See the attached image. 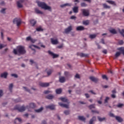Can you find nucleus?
<instances>
[{
    "instance_id": "c03bdc74",
    "label": "nucleus",
    "mask_w": 124,
    "mask_h": 124,
    "mask_svg": "<svg viewBox=\"0 0 124 124\" xmlns=\"http://www.w3.org/2000/svg\"><path fill=\"white\" fill-rule=\"evenodd\" d=\"M70 113V111L69 110H65L64 111V114H65V115H69Z\"/></svg>"
},
{
    "instance_id": "0eeeda50",
    "label": "nucleus",
    "mask_w": 124,
    "mask_h": 124,
    "mask_svg": "<svg viewBox=\"0 0 124 124\" xmlns=\"http://www.w3.org/2000/svg\"><path fill=\"white\" fill-rule=\"evenodd\" d=\"M25 1V0H19L17 2V6L18 8H22L23 7V5L21 3H23Z\"/></svg>"
},
{
    "instance_id": "4d7b16f0",
    "label": "nucleus",
    "mask_w": 124,
    "mask_h": 124,
    "mask_svg": "<svg viewBox=\"0 0 124 124\" xmlns=\"http://www.w3.org/2000/svg\"><path fill=\"white\" fill-rule=\"evenodd\" d=\"M70 19H71V20H73L76 19V16H71Z\"/></svg>"
},
{
    "instance_id": "e433bc0d",
    "label": "nucleus",
    "mask_w": 124,
    "mask_h": 124,
    "mask_svg": "<svg viewBox=\"0 0 124 124\" xmlns=\"http://www.w3.org/2000/svg\"><path fill=\"white\" fill-rule=\"evenodd\" d=\"M43 110V107H41V108L35 110V112H37V113H39L40 112H42Z\"/></svg>"
},
{
    "instance_id": "2f4dec72",
    "label": "nucleus",
    "mask_w": 124,
    "mask_h": 124,
    "mask_svg": "<svg viewBox=\"0 0 124 124\" xmlns=\"http://www.w3.org/2000/svg\"><path fill=\"white\" fill-rule=\"evenodd\" d=\"M109 32L110 33H112V34H116V33H117V31H116V30L115 29H111L109 30Z\"/></svg>"
},
{
    "instance_id": "4c0bfd02",
    "label": "nucleus",
    "mask_w": 124,
    "mask_h": 124,
    "mask_svg": "<svg viewBox=\"0 0 124 124\" xmlns=\"http://www.w3.org/2000/svg\"><path fill=\"white\" fill-rule=\"evenodd\" d=\"M105 117L101 118L99 116L98 117V119L99 120V122H103V121H105Z\"/></svg>"
},
{
    "instance_id": "ddd939ff",
    "label": "nucleus",
    "mask_w": 124,
    "mask_h": 124,
    "mask_svg": "<svg viewBox=\"0 0 124 124\" xmlns=\"http://www.w3.org/2000/svg\"><path fill=\"white\" fill-rule=\"evenodd\" d=\"M46 109H50V110H54L55 109V106L52 105H49V106H46Z\"/></svg>"
},
{
    "instance_id": "1a4fd4ad",
    "label": "nucleus",
    "mask_w": 124,
    "mask_h": 124,
    "mask_svg": "<svg viewBox=\"0 0 124 124\" xmlns=\"http://www.w3.org/2000/svg\"><path fill=\"white\" fill-rule=\"evenodd\" d=\"M50 40H51V42L52 44H53V45H57V44H58V43H59V42L58 41V40H57V39L55 40L53 38H51Z\"/></svg>"
},
{
    "instance_id": "72a5a7b5",
    "label": "nucleus",
    "mask_w": 124,
    "mask_h": 124,
    "mask_svg": "<svg viewBox=\"0 0 124 124\" xmlns=\"http://www.w3.org/2000/svg\"><path fill=\"white\" fill-rule=\"evenodd\" d=\"M96 35H97V34H90L89 35V37L90 38H91V39H93V38H95V37H96Z\"/></svg>"
},
{
    "instance_id": "aec40b11",
    "label": "nucleus",
    "mask_w": 124,
    "mask_h": 124,
    "mask_svg": "<svg viewBox=\"0 0 124 124\" xmlns=\"http://www.w3.org/2000/svg\"><path fill=\"white\" fill-rule=\"evenodd\" d=\"M30 23L32 25V27L35 26V24H36V21L34 19H31L30 21Z\"/></svg>"
},
{
    "instance_id": "c756f323",
    "label": "nucleus",
    "mask_w": 124,
    "mask_h": 124,
    "mask_svg": "<svg viewBox=\"0 0 124 124\" xmlns=\"http://www.w3.org/2000/svg\"><path fill=\"white\" fill-rule=\"evenodd\" d=\"M12 89H13V84L11 83L9 86V90L11 93H12Z\"/></svg>"
},
{
    "instance_id": "f257e3e1",
    "label": "nucleus",
    "mask_w": 124,
    "mask_h": 124,
    "mask_svg": "<svg viewBox=\"0 0 124 124\" xmlns=\"http://www.w3.org/2000/svg\"><path fill=\"white\" fill-rule=\"evenodd\" d=\"M35 104L33 103H31L29 104V106H27L26 107H25V106H22L21 107H20L19 105H16L15 107V110H17L18 112H24L26 110V108H27L28 109H29V108H32V109H34L35 108Z\"/></svg>"
},
{
    "instance_id": "79ce46f5",
    "label": "nucleus",
    "mask_w": 124,
    "mask_h": 124,
    "mask_svg": "<svg viewBox=\"0 0 124 124\" xmlns=\"http://www.w3.org/2000/svg\"><path fill=\"white\" fill-rule=\"evenodd\" d=\"M120 56H121V52H116V53L115 55L116 58H118V57H120Z\"/></svg>"
},
{
    "instance_id": "6e6d98bb",
    "label": "nucleus",
    "mask_w": 124,
    "mask_h": 124,
    "mask_svg": "<svg viewBox=\"0 0 124 124\" xmlns=\"http://www.w3.org/2000/svg\"><path fill=\"white\" fill-rule=\"evenodd\" d=\"M109 116L110 117H112V118H116V116H115V115H114V114L110 113L109 114Z\"/></svg>"
},
{
    "instance_id": "f3484780",
    "label": "nucleus",
    "mask_w": 124,
    "mask_h": 124,
    "mask_svg": "<svg viewBox=\"0 0 124 124\" xmlns=\"http://www.w3.org/2000/svg\"><path fill=\"white\" fill-rule=\"evenodd\" d=\"M84 30H85V27L82 26H78L76 28V30L78 31H84Z\"/></svg>"
},
{
    "instance_id": "6e6552de",
    "label": "nucleus",
    "mask_w": 124,
    "mask_h": 124,
    "mask_svg": "<svg viewBox=\"0 0 124 124\" xmlns=\"http://www.w3.org/2000/svg\"><path fill=\"white\" fill-rule=\"evenodd\" d=\"M49 55L52 56L53 59H55V58H58L59 57V55L54 54V53L52 52L51 51L49 50L48 51Z\"/></svg>"
},
{
    "instance_id": "7c9ffc66",
    "label": "nucleus",
    "mask_w": 124,
    "mask_h": 124,
    "mask_svg": "<svg viewBox=\"0 0 124 124\" xmlns=\"http://www.w3.org/2000/svg\"><path fill=\"white\" fill-rule=\"evenodd\" d=\"M18 121V123H21L22 122V119L21 118H16L15 120V124H18L17 123V121Z\"/></svg>"
},
{
    "instance_id": "f8f14e48",
    "label": "nucleus",
    "mask_w": 124,
    "mask_h": 124,
    "mask_svg": "<svg viewBox=\"0 0 124 124\" xmlns=\"http://www.w3.org/2000/svg\"><path fill=\"white\" fill-rule=\"evenodd\" d=\"M49 83H42V82H41L39 83V85L41 86V87H49Z\"/></svg>"
},
{
    "instance_id": "49530a36",
    "label": "nucleus",
    "mask_w": 124,
    "mask_h": 124,
    "mask_svg": "<svg viewBox=\"0 0 124 124\" xmlns=\"http://www.w3.org/2000/svg\"><path fill=\"white\" fill-rule=\"evenodd\" d=\"M51 93V92L49 90H46L44 92L45 94H48V93Z\"/></svg>"
},
{
    "instance_id": "6ab92c4d",
    "label": "nucleus",
    "mask_w": 124,
    "mask_h": 124,
    "mask_svg": "<svg viewBox=\"0 0 124 124\" xmlns=\"http://www.w3.org/2000/svg\"><path fill=\"white\" fill-rule=\"evenodd\" d=\"M35 12L36 14H43V12L39 10L37 8H35Z\"/></svg>"
},
{
    "instance_id": "0e129e2a",
    "label": "nucleus",
    "mask_w": 124,
    "mask_h": 124,
    "mask_svg": "<svg viewBox=\"0 0 124 124\" xmlns=\"http://www.w3.org/2000/svg\"><path fill=\"white\" fill-rule=\"evenodd\" d=\"M5 3H4V1H2L0 3V5H4Z\"/></svg>"
},
{
    "instance_id": "13d9d810",
    "label": "nucleus",
    "mask_w": 124,
    "mask_h": 124,
    "mask_svg": "<svg viewBox=\"0 0 124 124\" xmlns=\"http://www.w3.org/2000/svg\"><path fill=\"white\" fill-rule=\"evenodd\" d=\"M92 113H96L97 114H99V112L97 111V110H92Z\"/></svg>"
},
{
    "instance_id": "f03ea898",
    "label": "nucleus",
    "mask_w": 124,
    "mask_h": 124,
    "mask_svg": "<svg viewBox=\"0 0 124 124\" xmlns=\"http://www.w3.org/2000/svg\"><path fill=\"white\" fill-rule=\"evenodd\" d=\"M26 52V49L24 46H18L16 47V48L14 49L13 53L15 55H24Z\"/></svg>"
},
{
    "instance_id": "4468645a",
    "label": "nucleus",
    "mask_w": 124,
    "mask_h": 124,
    "mask_svg": "<svg viewBox=\"0 0 124 124\" xmlns=\"http://www.w3.org/2000/svg\"><path fill=\"white\" fill-rule=\"evenodd\" d=\"M29 47L31 49H32L33 50V51H35V49H33V48H37V49H40V47H39V46H37L35 45H31V46H29Z\"/></svg>"
},
{
    "instance_id": "5fc2aeb1",
    "label": "nucleus",
    "mask_w": 124,
    "mask_h": 124,
    "mask_svg": "<svg viewBox=\"0 0 124 124\" xmlns=\"http://www.w3.org/2000/svg\"><path fill=\"white\" fill-rule=\"evenodd\" d=\"M30 41H31L32 43H35V42L36 41V40L33 39L31 38Z\"/></svg>"
},
{
    "instance_id": "bf43d9fd",
    "label": "nucleus",
    "mask_w": 124,
    "mask_h": 124,
    "mask_svg": "<svg viewBox=\"0 0 124 124\" xmlns=\"http://www.w3.org/2000/svg\"><path fill=\"white\" fill-rule=\"evenodd\" d=\"M119 44L120 45H123V44H124V41L123 40H121L119 42Z\"/></svg>"
},
{
    "instance_id": "c9c22d12",
    "label": "nucleus",
    "mask_w": 124,
    "mask_h": 124,
    "mask_svg": "<svg viewBox=\"0 0 124 124\" xmlns=\"http://www.w3.org/2000/svg\"><path fill=\"white\" fill-rule=\"evenodd\" d=\"M56 93L57 94H60L62 93V89H56Z\"/></svg>"
},
{
    "instance_id": "ea45409f",
    "label": "nucleus",
    "mask_w": 124,
    "mask_h": 124,
    "mask_svg": "<svg viewBox=\"0 0 124 124\" xmlns=\"http://www.w3.org/2000/svg\"><path fill=\"white\" fill-rule=\"evenodd\" d=\"M94 106H95L94 104L91 105L90 106H89V109H93V108H95V107Z\"/></svg>"
},
{
    "instance_id": "774afa93",
    "label": "nucleus",
    "mask_w": 124,
    "mask_h": 124,
    "mask_svg": "<svg viewBox=\"0 0 124 124\" xmlns=\"http://www.w3.org/2000/svg\"><path fill=\"white\" fill-rule=\"evenodd\" d=\"M42 124H47V122L45 120H43L42 122Z\"/></svg>"
},
{
    "instance_id": "603ef678",
    "label": "nucleus",
    "mask_w": 124,
    "mask_h": 124,
    "mask_svg": "<svg viewBox=\"0 0 124 124\" xmlns=\"http://www.w3.org/2000/svg\"><path fill=\"white\" fill-rule=\"evenodd\" d=\"M75 78H77V79H80V75H79V74H77L75 76Z\"/></svg>"
},
{
    "instance_id": "423d86ee",
    "label": "nucleus",
    "mask_w": 124,
    "mask_h": 124,
    "mask_svg": "<svg viewBox=\"0 0 124 124\" xmlns=\"http://www.w3.org/2000/svg\"><path fill=\"white\" fill-rule=\"evenodd\" d=\"M77 56H79L81 58H88L89 54H86L82 52H78L77 54Z\"/></svg>"
},
{
    "instance_id": "f704fd0d",
    "label": "nucleus",
    "mask_w": 124,
    "mask_h": 124,
    "mask_svg": "<svg viewBox=\"0 0 124 124\" xmlns=\"http://www.w3.org/2000/svg\"><path fill=\"white\" fill-rule=\"evenodd\" d=\"M64 74L66 77H69V76H71V75L68 72H64Z\"/></svg>"
},
{
    "instance_id": "c85d7f7f",
    "label": "nucleus",
    "mask_w": 124,
    "mask_h": 124,
    "mask_svg": "<svg viewBox=\"0 0 124 124\" xmlns=\"http://www.w3.org/2000/svg\"><path fill=\"white\" fill-rule=\"evenodd\" d=\"M65 6H71V4L67 3L61 5V7H65Z\"/></svg>"
},
{
    "instance_id": "a18cd8bd",
    "label": "nucleus",
    "mask_w": 124,
    "mask_h": 124,
    "mask_svg": "<svg viewBox=\"0 0 124 124\" xmlns=\"http://www.w3.org/2000/svg\"><path fill=\"white\" fill-rule=\"evenodd\" d=\"M87 4H86L85 2H82L81 3V6L82 7H86L87 6Z\"/></svg>"
},
{
    "instance_id": "052dcab7",
    "label": "nucleus",
    "mask_w": 124,
    "mask_h": 124,
    "mask_svg": "<svg viewBox=\"0 0 124 124\" xmlns=\"http://www.w3.org/2000/svg\"><path fill=\"white\" fill-rule=\"evenodd\" d=\"M1 13H5V9H2L1 11H0Z\"/></svg>"
},
{
    "instance_id": "b1692460",
    "label": "nucleus",
    "mask_w": 124,
    "mask_h": 124,
    "mask_svg": "<svg viewBox=\"0 0 124 124\" xmlns=\"http://www.w3.org/2000/svg\"><path fill=\"white\" fill-rule=\"evenodd\" d=\"M115 119L119 123H122V122H123V119H122V118H121L120 117L116 116Z\"/></svg>"
},
{
    "instance_id": "37998d69",
    "label": "nucleus",
    "mask_w": 124,
    "mask_h": 124,
    "mask_svg": "<svg viewBox=\"0 0 124 124\" xmlns=\"http://www.w3.org/2000/svg\"><path fill=\"white\" fill-rule=\"evenodd\" d=\"M109 99H110L109 97H106V99H105L104 103H108V100H109Z\"/></svg>"
},
{
    "instance_id": "a211bd4d",
    "label": "nucleus",
    "mask_w": 124,
    "mask_h": 124,
    "mask_svg": "<svg viewBox=\"0 0 124 124\" xmlns=\"http://www.w3.org/2000/svg\"><path fill=\"white\" fill-rule=\"evenodd\" d=\"M7 75H8V74L7 72H4L1 74L0 78H7Z\"/></svg>"
},
{
    "instance_id": "2eb2a0df",
    "label": "nucleus",
    "mask_w": 124,
    "mask_h": 124,
    "mask_svg": "<svg viewBox=\"0 0 124 124\" xmlns=\"http://www.w3.org/2000/svg\"><path fill=\"white\" fill-rule=\"evenodd\" d=\"M59 105H60V106H61V107H62L63 108H66L67 109L69 108L68 105L63 104L62 103H59Z\"/></svg>"
},
{
    "instance_id": "9d476101",
    "label": "nucleus",
    "mask_w": 124,
    "mask_h": 124,
    "mask_svg": "<svg viewBox=\"0 0 124 124\" xmlns=\"http://www.w3.org/2000/svg\"><path fill=\"white\" fill-rule=\"evenodd\" d=\"M72 31V27L69 26L67 29H65V33H68L70 32V31Z\"/></svg>"
},
{
    "instance_id": "e2e57ef3",
    "label": "nucleus",
    "mask_w": 124,
    "mask_h": 124,
    "mask_svg": "<svg viewBox=\"0 0 124 124\" xmlns=\"http://www.w3.org/2000/svg\"><path fill=\"white\" fill-rule=\"evenodd\" d=\"M85 95L87 98H89V97H90V95L88 93H85Z\"/></svg>"
},
{
    "instance_id": "4be33fe9",
    "label": "nucleus",
    "mask_w": 124,
    "mask_h": 124,
    "mask_svg": "<svg viewBox=\"0 0 124 124\" xmlns=\"http://www.w3.org/2000/svg\"><path fill=\"white\" fill-rule=\"evenodd\" d=\"M107 2H108V3H109V4H112V5H116V3L114 1L108 0L106 1Z\"/></svg>"
},
{
    "instance_id": "680f3d73",
    "label": "nucleus",
    "mask_w": 124,
    "mask_h": 124,
    "mask_svg": "<svg viewBox=\"0 0 124 124\" xmlns=\"http://www.w3.org/2000/svg\"><path fill=\"white\" fill-rule=\"evenodd\" d=\"M89 93H92L93 94H96V93L93 92V91L92 90L90 91Z\"/></svg>"
},
{
    "instance_id": "cd10ccee",
    "label": "nucleus",
    "mask_w": 124,
    "mask_h": 124,
    "mask_svg": "<svg viewBox=\"0 0 124 124\" xmlns=\"http://www.w3.org/2000/svg\"><path fill=\"white\" fill-rule=\"evenodd\" d=\"M60 99L62 101V102H68V100L66 98L61 97Z\"/></svg>"
},
{
    "instance_id": "69168bd1",
    "label": "nucleus",
    "mask_w": 124,
    "mask_h": 124,
    "mask_svg": "<svg viewBox=\"0 0 124 124\" xmlns=\"http://www.w3.org/2000/svg\"><path fill=\"white\" fill-rule=\"evenodd\" d=\"M63 45H61L60 46H58V48H59V49H62V47H63Z\"/></svg>"
},
{
    "instance_id": "473e14b6",
    "label": "nucleus",
    "mask_w": 124,
    "mask_h": 124,
    "mask_svg": "<svg viewBox=\"0 0 124 124\" xmlns=\"http://www.w3.org/2000/svg\"><path fill=\"white\" fill-rule=\"evenodd\" d=\"M78 7H74L73 8V11L74 12V13H78Z\"/></svg>"
},
{
    "instance_id": "39448f33",
    "label": "nucleus",
    "mask_w": 124,
    "mask_h": 124,
    "mask_svg": "<svg viewBox=\"0 0 124 124\" xmlns=\"http://www.w3.org/2000/svg\"><path fill=\"white\" fill-rule=\"evenodd\" d=\"M14 24H16V26L19 27L21 25L22 22L21 21V19L20 18H15L13 20Z\"/></svg>"
},
{
    "instance_id": "338daca9",
    "label": "nucleus",
    "mask_w": 124,
    "mask_h": 124,
    "mask_svg": "<svg viewBox=\"0 0 124 124\" xmlns=\"http://www.w3.org/2000/svg\"><path fill=\"white\" fill-rule=\"evenodd\" d=\"M2 90H0V97H1V96L2 95Z\"/></svg>"
},
{
    "instance_id": "dca6fc26",
    "label": "nucleus",
    "mask_w": 124,
    "mask_h": 124,
    "mask_svg": "<svg viewBox=\"0 0 124 124\" xmlns=\"http://www.w3.org/2000/svg\"><path fill=\"white\" fill-rule=\"evenodd\" d=\"M59 82L60 83H64L65 82V78L64 77H60L59 78Z\"/></svg>"
},
{
    "instance_id": "a19ab883",
    "label": "nucleus",
    "mask_w": 124,
    "mask_h": 124,
    "mask_svg": "<svg viewBox=\"0 0 124 124\" xmlns=\"http://www.w3.org/2000/svg\"><path fill=\"white\" fill-rule=\"evenodd\" d=\"M36 30L37 31H43V29L41 27H38Z\"/></svg>"
},
{
    "instance_id": "3c124183",
    "label": "nucleus",
    "mask_w": 124,
    "mask_h": 124,
    "mask_svg": "<svg viewBox=\"0 0 124 124\" xmlns=\"http://www.w3.org/2000/svg\"><path fill=\"white\" fill-rule=\"evenodd\" d=\"M26 40L27 41H31V36H28L26 38Z\"/></svg>"
},
{
    "instance_id": "58836bf2",
    "label": "nucleus",
    "mask_w": 124,
    "mask_h": 124,
    "mask_svg": "<svg viewBox=\"0 0 124 124\" xmlns=\"http://www.w3.org/2000/svg\"><path fill=\"white\" fill-rule=\"evenodd\" d=\"M52 72H53L52 70H49L48 71H47V74L48 76L51 75V74H52Z\"/></svg>"
},
{
    "instance_id": "8fccbe9b",
    "label": "nucleus",
    "mask_w": 124,
    "mask_h": 124,
    "mask_svg": "<svg viewBox=\"0 0 124 124\" xmlns=\"http://www.w3.org/2000/svg\"><path fill=\"white\" fill-rule=\"evenodd\" d=\"M11 76H12L13 77H15V78H18V76L16 74H12Z\"/></svg>"
},
{
    "instance_id": "393cba45",
    "label": "nucleus",
    "mask_w": 124,
    "mask_h": 124,
    "mask_svg": "<svg viewBox=\"0 0 124 124\" xmlns=\"http://www.w3.org/2000/svg\"><path fill=\"white\" fill-rule=\"evenodd\" d=\"M83 24L85 26H88L90 24V20H87L83 21Z\"/></svg>"
},
{
    "instance_id": "864d4df0",
    "label": "nucleus",
    "mask_w": 124,
    "mask_h": 124,
    "mask_svg": "<svg viewBox=\"0 0 124 124\" xmlns=\"http://www.w3.org/2000/svg\"><path fill=\"white\" fill-rule=\"evenodd\" d=\"M23 89H25V90L26 92H28V93H31V90L28 89V88L27 87H23Z\"/></svg>"
},
{
    "instance_id": "7ed1b4c3",
    "label": "nucleus",
    "mask_w": 124,
    "mask_h": 124,
    "mask_svg": "<svg viewBox=\"0 0 124 124\" xmlns=\"http://www.w3.org/2000/svg\"><path fill=\"white\" fill-rule=\"evenodd\" d=\"M38 5L39 7H41L42 9L45 10H49V11H52V8L51 7L47 5L45 2H38Z\"/></svg>"
},
{
    "instance_id": "412c9836",
    "label": "nucleus",
    "mask_w": 124,
    "mask_h": 124,
    "mask_svg": "<svg viewBox=\"0 0 124 124\" xmlns=\"http://www.w3.org/2000/svg\"><path fill=\"white\" fill-rule=\"evenodd\" d=\"M78 118V120H79L80 121H82V122H85V121H86V118H85L83 116H79Z\"/></svg>"
},
{
    "instance_id": "9b49d317",
    "label": "nucleus",
    "mask_w": 124,
    "mask_h": 124,
    "mask_svg": "<svg viewBox=\"0 0 124 124\" xmlns=\"http://www.w3.org/2000/svg\"><path fill=\"white\" fill-rule=\"evenodd\" d=\"M90 79L91 81H93V82H94V83H97V82H98V78H95L94 77H90Z\"/></svg>"
},
{
    "instance_id": "20e7f679",
    "label": "nucleus",
    "mask_w": 124,
    "mask_h": 124,
    "mask_svg": "<svg viewBox=\"0 0 124 124\" xmlns=\"http://www.w3.org/2000/svg\"><path fill=\"white\" fill-rule=\"evenodd\" d=\"M83 16L85 17H88L90 15V11L88 9H82L81 10Z\"/></svg>"
},
{
    "instance_id": "5701e85b",
    "label": "nucleus",
    "mask_w": 124,
    "mask_h": 124,
    "mask_svg": "<svg viewBox=\"0 0 124 124\" xmlns=\"http://www.w3.org/2000/svg\"><path fill=\"white\" fill-rule=\"evenodd\" d=\"M46 97L47 98V99H53V98H54V95L52 94H49L46 95Z\"/></svg>"
},
{
    "instance_id": "09e8293b",
    "label": "nucleus",
    "mask_w": 124,
    "mask_h": 124,
    "mask_svg": "<svg viewBox=\"0 0 124 124\" xmlns=\"http://www.w3.org/2000/svg\"><path fill=\"white\" fill-rule=\"evenodd\" d=\"M123 106H124V104H119L117 105V107H118V108H122L123 107Z\"/></svg>"
},
{
    "instance_id": "de8ad7c7",
    "label": "nucleus",
    "mask_w": 124,
    "mask_h": 124,
    "mask_svg": "<svg viewBox=\"0 0 124 124\" xmlns=\"http://www.w3.org/2000/svg\"><path fill=\"white\" fill-rule=\"evenodd\" d=\"M103 79H105L106 80H108V78H107V76L106 75H104L102 76Z\"/></svg>"
},
{
    "instance_id": "a878e982",
    "label": "nucleus",
    "mask_w": 124,
    "mask_h": 124,
    "mask_svg": "<svg viewBox=\"0 0 124 124\" xmlns=\"http://www.w3.org/2000/svg\"><path fill=\"white\" fill-rule=\"evenodd\" d=\"M103 6L105 9H110V8H111L110 6L107 5V4H106V3L103 4Z\"/></svg>"
},
{
    "instance_id": "bb28decb",
    "label": "nucleus",
    "mask_w": 124,
    "mask_h": 124,
    "mask_svg": "<svg viewBox=\"0 0 124 124\" xmlns=\"http://www.w3.org/2000/svg\"><path fill=\"white\" fill-rule=\"evenodd\" d=\"M96 118L95 117L93 116L92 119H91L89 122V124H93V122L95 121Z\"/></svg>"
}]
</instances>
